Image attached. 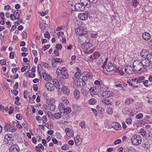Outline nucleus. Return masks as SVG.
<instances>
[{
	"instance_id": "f257e3e1",
	"label": "nucleus",
	"mask_w": 152,
	"mask_h": 152,
	"mask_svg": "<svg viewBox=\"0 0 152 152\" xmlns=\"http://www.w3.org/2000/svg\"><path fill=\"white\" fill-rule=\"evenodd\" d=\"M107 58H105L103 65L101 66V67L103 69H105L107 72L113 71L115 69L114 66L111 62H107Z\"/></svg>"
},
{
	"instance_id": "f03ea898",
	"label": "nucleus",
	"mask_w": 152,
	"mask_h": 152,
	"mask_svg": "<svg viewBox=\"0 0 152 152\" xmlns=\"http://www.w3.org/2000/svg\"><path fill=\"white\" fill-rule=\"evenodd\" d=\"M141 137L138 134L134 135L131 138V142L133 145H139L141 143Z\"/></svg>"
},
{
	"instance_id": "7ed1b4c3",
	"label": "nucleus",
	"mask_w": 152,
	"mask_h": 152,
	"mask_svg": "<svg viewBox=\"0 0 152 152\" xmlns=\"http://www.w3.org/2000/svg\"><path fill=\"white\" fill-rule=\"evenodd\" d=\"M76 34L79 36H83L87 34V32L86 29L83 27H80L76 28L75 30Z\"/></svg>"
},
{
	"instance_id": "20e7f679",
	"label": "nucleus",
	"mask_w": 152,
	"mask_h": 152,
	"mask_svg": "<svg viewBox=\"0 0 152 152\" xmlns=\"http://www.w3.org/2000/svg\"><path fill=\"white\" fill-rule=\"evenodd\" d=\"M82 4L81 2L79 3L75 4L74 7L75 10L78 11H83L85 9V7Z\"/></svg>"
},
{
	"instance_id": "39448f33",
	"label": "nucleus",
	"mask_w": 152,
	"mask_h": 152,
	"mask_svg": "<svg viewBox=\"0 0 152 152\" xmlns=\"http://www.w3.org/2000/svg\"><path fill=\"white\" fill-rule=\"evenodd\" d=\"M142 62L139 60H136L134 61V64H135V66H136V70L140 71L141 70V67L142 66Z\"/></svg>"
},
{
	"instance_id": "423d86ee",
	"label": "nucleus",
	"mask_w": 152,
	"mask_h": 152,
	"mask_svg": "<svg viewBox=\"0 0 152 152\" xmlns=\"http://www.w3.org/2000/svg\"><path fill=\"white\" fill-rule=\"evenodd\" d=\"M101 96L103 98H109L113 96V94L112 92L110 91H103Z\"/></svg>"
},
{
	"instance_id": "0eeeda50",
	"label": "nucleus",
	"mask_w": 152,
	"mask_h": 152,
	"mask_svg": "<svg viewBox=\"0 0 152 152\" xmlns=\"http://www.w3.org/2000/svg\"><path fill=\"white\" fill-rule=\"evenodd\" d=\"M80 2L83 5H85V7L88 8H90L92 5L91 1L89 0H80Z\"/></svg>"
},
{
	"instance_id": "6e6552de",
	"label": "nucleus",
	"mask_w": 152,
	"mask_h": 152,
	"mask_svg": "<svg viewBox=\"0 0 152 152\" xmlns=\"http://www.w3.org/2000/svg\"><path fill=\"white\" fill-rule=\"evenodd\" d=\"M9 150L10 152H18L20 149L18 145L15 144L11 146Z\"/></svg>"
},
{
	"instance_id": "1a4fd4ad",
	"label": "nucleus",
	"mask_w": 152,
	"mask_h": 152,
	"mask_svg": "<svg viewBox=\"0 0 152 152\" xmlns=\"http://www.w3.org/2000/svg\"><path fill=\"white\" fill-rule=\"evenodd\" d=\"M21 11L20 10H16L13 12L14 14H11L10 15L11 19L12 20H16V16L18 15H20Z\"/></svg>"
},
{
	"instance_id": "9d476101",
	"label": "nucleus",
	"mask_w": 152,
	"mask_h": 152,
	"mask_svg": "<svg viewBox=\"0 0 152 152\" xmlns=\"http://www.w3.org/2000/svg\"><path fill=\"white\" fill-rule=\"evenodd\" d=\"M142 63L143 67L144 68L145 67H147L149 66L151 64V62L150 61L148 57L145 58L142 61Z\"/></svg>"
},
{
	"instance_id": "9b49d317",
	"label": "nucleus",
	"mask_w": 152,
	"mask_h": 152,
	"mask_svg": "<svg viewBox=\"0 0 152 152\" xmlns=\"http://www.w3.org/2000/svg\"><path fill=\"white\" fill-rule=\"evenodd\" d=\"M88 14L87 13H80L78 15V17L79 18L83 20H85L88 18Z\"/></svg>"
},
{
	"instance_id": "f8f14e48",
	"label": "nucleus",
	"mask_w": 152,
	"mask_h": 152,
	"mask_svg": "<svg viewBox=\"0 0 152 152\" xmlns=\"http://www.w3.org/2000/svg\"><path fill=\"white\" fill-rule=\"evenodd\" d=\"M45 86L46 89L50 91H53L55 87L53 84L50 82H48L46 83Z\"/></svg>"
},
{
	"instance_id": "ddd939ff",
	"label": "nucleus",
	"mask_w": 152,
	"mask_h": 152,
	"mask_svg": "<svg viewBox=\"0 0 152 152\" xmlns=\"http://www.w3.org/2000/svg\"><path fill=\"white\" fill-rule=\"evenodd\" d=\"M111 126L116 130H119L121 128V125L117 122H112Z\"/></svg>"
},
{
	"instance_id": "4468645a",
	"label": "nucleus",
	"mask_w": 152,
	"mask_h": 152,
	"mask_svg": "<svg viewBox=\"0 0 152 152\" xmlns=\"http://www.w3.org/2000/svg\"><path fill=\"white\" fill-rule=\"evenodd\" d=\"M61 77H60V80H59V81L61 83H62L64 81V80L67 79L69 77L68 73L67 72L65 73H63L61 74Z\"/></svg>"
},
{
	"instance_id": "2eb2a0df",
	"label": "nucleus",
	"mask_w": 152,
	"mask_h": 152,
	"mask_svg": "<svg viewBox=\"0 0 152 152\" xmlns=\"http://www.w3.org/2000/svg\"><path fill=\"white\" fill-rule=\"evenodd\" d=\"M96 64L98 66H99L101 65L102 64V63L104 58L102 56L100 57L99 58H97L95 59Z\"/></svg>"
},
{
	"instance_id": "dca6fc26",
	"label": "nucleus",
	"mask_w": 152,
	"mask_h": 152,
	"mask_svg": "<svg viewBox=\"0 0 152 152\" xmlns=\"http://www.w3.org/2000/svg\"><path fill=\"white\" fill-rule=\"evenodd\" d=\"M74 95L75 98L78 99L80 97V94L79 91L77 89H75L74 91Z\"/></svg>"
},
{
	"instance_id": "f3484780",
	"label": "nucleus",
	"mask_w": 152,
	"mask_h": 152,
	"mask_svg": "<svg viewBox=\"0 0 152 152\" xmlns=\"http://www.w3.org/2000/svg\"><path fill=\"white\" fill-rule=\"evenodd\" d=\"M142 37L143 39L145 40H148L151 38L150 35L148 32L143 33L142 34Z\"/></svg>"
},
{
	"instance_id": "a211bd4d",
	"label": "nucleus",
	"mask_w": 152,
	"mask_h": 152,
	"mask_svg": "<svg viewBox=\"0 0 152 152\" xmlns=\"http://www.w3.org/2000/svg\"><path fill=\"white\" fill-rule=\"evenodd\" d=\"M148 51L145 49L142 50L140 52L141 56L143 58H145L147 57V58L149 54H148Z\"/></svg>"
},
{
	"instance_id": "6ab92c4d",
	"label": "nucleus",
	"mask_w": 152,
	"mask_h": 152,
	"mask_svg": "<svg viewBox=\"0 0 152 152\" xmlns=\"http://www.w3.org/2000/svg\"><path fill=\"white\" fill-rule=\"evenodd\" d=\"M127 68H126L125 69V72L127 74L130 75L132 74V70L133 68L130 66H127Z\"/></svg>"
},
{
	"instance_id": "aec40b11",
	"label": "nucleus",
	"mask_w": 152,
	"mask_h": 152,
	"mask_svg": "<svg viewBox=\"0 0 152 152\" xmlns=\"http://www.w3.org/2000/svg\"><path fill=\"white\" fill-rule=\"evenodd\" d=\"M62 90L66 95H68L70 93L69 89L67 87L63 86L62 88Z\"/></svg>"
},
{
	"instance_id": "412c9836",
	"label": "nucleus",
	"mask_w": 152,
	"mask_h": 152,
	"mask_svg": "<svg viewBox=\"0 0 152 152\" xmlns=\"http://www.w3.org/2000/svg\"><path fill=\"white\" fill-rule=\"evenodd\" d=\"M43 78L46 81H48L51 78L50 76L48 75V74L46 72L43 73Z\"/></svg>"
},
{
	"instance_id": "4be33fe9",
	"label": "nucleus",
	"mask_w": 152,
	"mask_h": 152,
	"mask_svg": "<svg viewBox=\"0 0 152 152\" xmlns=\"http://www.w3.org/2000/svg\"><path fill=\"white\" fill-rule=\"evenodd\" d=\"M65 132L66 134L68 136H73L74 134L72 132V131L71 130H70L68 128H66L65 129Z\"/></svg>"
},
{
	"instance_id": "5701e85b",
	"label": "nucleus",
	"mask_w": 152,
	"mask_h": 152,
	"mask_svg": "<svg viewBox=\"0 0 152 152\" xmlns=\"http://www.w3.org/2000/svg\"><path fill=\"white\" fill-rule=\"evenodd\" d=\"M91 57L93 59H95L97 58H99L101 56L98 52H95L93 53V55H92Z\"/></svg>"
},
{
	"instance_id": "b1692460",
	"label": "nucleus",
	"mask_w": 152,
	"mask_h": 152,
	"mask_svg": "<svg viewBox=\"0 0 152 152\" xmlns=\"http://www.w3.org/2000/svg\"><path fill=\"white\" fill-rule=\"evenodd\" d=\"M145 79V77L143 76L141 77H138L137 78V84L140 83L141 82H144L143 80Z\"/></svg>"
},
{
	"instance_id": "393cba45",
	"label": "nucleus",
	"mask_w": 152,
	"mask_h": 152,
	"mask_svg": "<svg viewBox=\"0 0 152 152\" xmlns=\"http://www.w3.org/2000/svg\"><path fill=\"white\" fill-rule=\"evenodd\" d=\"M102 102L107 105H110L112 104L111 102L109 99H103L102 101Z\"/></svg>"
},
{
	"instance_id": "a878e982",
	"label": "nucleus",
	"mask_w": 152,
	"mask_h": 152,
	"mask_svg": "<svg viewBox=\"0 0 152 152\" xmlns=\"http://www.w3.org/2000/svg\"><path fill=\"white\" fill-rule=\"evenodd\" d=\"M48 107H49V109L51 111H54L55 109L56 106L52 103H50L49 104Z\"/></svg>"
},
{
	"instance_id": "bb28decb",
	"label": "nucleus",
	"mask_w": 152,
	"mask_h": 152,
	"mask_svg": "<svg viewBox=\"0 0 152 152\" xmlns=\"http://www.w3.org/2000/svg\"><path fill=\"white\" fill-rule=\"evenodd\" d=\"M7 137V140L8 141H10L11 142V141H12L14 140V137H13V136L12 135H6L5 137V138H6Z\"/></svg>"
},
{
	"instance_id": "cd10ccee",
	"label": "nucleus",
	"mask_w": 152,
	"mask_h": 152,
	"mask_svg": "<svg viewBox=\"0 0 152 152\" xmlns=\"http://www.w3.org/2000/svg\"><path fill=\"white\" fill-rule=\"evenodd\" d=\"M134 100L132 99H127L126 100L125 103L127 105H129L131 103H132L133 102Z\"/></svg>"
},
{
	"instance_id": "c85d7f7f",
	"label": "nucleus",
	"mask_w": 152,
	"mask_h": 152,
	"mask_svg": "<svg viewBox=\"0 0 152 152\" xmlns=\"http://www.w3.org/2000/svg\"><path fill=\"white\" fill-rule=\"evenodd\" d=\"M71 111L70 107H67L65 108V111H64V113L66 114H69Z\"/></svg>"
},
{
	"instance_id": "c756f323",
	"label": "nucleus",
	"mask_w": 152,
	"mask_h": 152,
	"mask_svg": "<svg viewBox=\"0 0 152 152\" xmlns=\"http://www.w3.org/2000/svg\"><path fill=\"white\" fill-rule=\"evenodd\" d=\"M96 100L94 98L90 99L88 101V103L90 104L94 105L96 102Z\"/></svg>"
},
{
	"instance_id": "7c9ffc66",
	"label": "nucleus",
	"mask_w": 152,
	"mask_h": 152,
	"mask_svg": "<svg viewBox=\"0 0 152 152\" xmlns=\"http://www.w3.org/2000/svg\"><path fill=\"white\" fill-rule=\"evenodd\" d=\"M61 114L59 113H57L54 114V118L56 119H59L61 117Z\"/></svg>"
},
{
	"instance_id": "2f4dec72",
	"label": "nucleus",
	"mask_w": 152,
	"mask_h": 152,
	"mask_svg": "<svg viewBox=\"0 0 152 152\" xmlns=\"http://www.w3.org/2000/svg\"><path fill=\"white\" fill-rule=\"evenodd\" d=\"M91 37L93 38H97V37H99L100 35L98 33H92L91 34Z\"/></svg>"
},
{
	"instance_id": "473e14b6",
	"label": "nucleus",
	"mask_w": 152,
	"mask_h": 152,
	"mask_svg": "<svg viewBox=\"0 0 152 152\" xmlns=\"http://www.w3.org/2000/svg\"><path fill=\"white\" fill-rule=\"evenodd\" d=\"M68 5L70 7L72 6L75 4L73 0H69L68 2Z\"/></svg>"
},
{
	"instance_id": "72a5a7b5",
	"label": "nucleus",
	"mask_w": 152,
	"mask_h": 152,
	"mask_svg": "<svg viewBox=\"0 0 152 152\" xmlns=\"http://www.w3.org/2000/svg\"><path fill=\"white\" fill-rule=\"evenodd\" d=\"M132 120L130 118H128L126 120V123L128 125L131 124L132 123Z\"/></svg>"
},
{
	"instance_id": "f704fd0d",
	"label": "nucleus",
	"mask_w": 152,
	"mask_h": 152,
	"mask_svg": "<svg viewBox=\"0 0 152 152\" xmlns=\"http://www.w3.org/2000/svg\"><path fill=\"white\" fill-rule=\"evenodd\" d=\"M132 3L134 7H136L139 4V2L137 0H133Z\"/></svg>"
},
{
	"instance_id": "c9c22d12",
	"label": "nucleus",
	"mask_w": 152,
	"mask_h": 152,
	"mask_svg": "<svg viewBox=\"0 0 152 152\" xmlns=\"http://www.w3.org/2000/svg\"><path fill=\"white\" fill-rule=\"evenodd\" d=\"M67 72V69L65 67H63L61 69V74L63 73H65Z\"/></svg>"
},
{
	"instance_id": "e433bc0d",
	"label": "nucleus",
	"mask_w": 152,
	"mask_h": 152,
	"mask_svg": "<svg viewBox=\"0 0 152 152\" xmlns=\"http://www.w3.org/2000/svg\"><path fill=\"white\" fill-rule=\"evenodd\" d=\"M79 125L82 129H85L86 128V124L84 121H82L79 124Z\"/></svg>"
},
{
	"instance_id": "4c0bfd02",
	"label": "nucleus",
	"mask_w": 152,
	"mask_h": 152,
	"mask_svg": "<svg viewBox=\"0 0 152 152\" xmlns=\"http://www.w3.org/2000/svg\"><path fill=\"white\" fill-rule=\"evenodd\" d=\"M69 147L68 145H65L61 147V148L62 150H66L69 149Z\"/></svg>"
},
{
	"instance_id": "58836bf2",
	"label": "nucleus",
	"mask_w": 152,
	"mask_h": 152,
	"mask_svg": "<svg viewBox=\"0 0 152 152\" xmlns=\"http://www.w3.org/2000/svg\"><path fill=\"white\" fill-rule=\"evenodd\" d=\"M37 70L38 73L39 74L41 70H42V67L41 64H39L37 66Z\"/></svg>"
},
{
	"instance_id": "ea45409f",
	"label": "nucleus",
	"mask_w": 152,
	"mask_h": 152,
	"mask_svg": "<svg viewBox=\"0 0 152 152\" xmlns=\"http://www.w3.org/2000/svg\"><path fill=\"white\" fill-rule=\"evenodd\" d=\"M106 111L108 113L110 114L112 113V108L110 107H108L107 108Z\"/></svg>"
},
{
	"instance_id": "a19ab883",
	"label": "nucleus",
	"mask_w": 152,
	"mask_h": 152,
	"mask_svg": "<svg viewBox=\"0 0 152 152\" xmlns=\"http://www.w3.org/2000/svg\"><path fill=\"white\" fill-rule=\"evenodd\" d=\"M54 62L55 63H61L63 62V61L59 59V58H56L54 60Z\"/></svg>"
},
{
	"instance_id": "79ce46f5",
	"label": "nucleus",
	"mask_w": 152,
	"mask_h": 152,
	"mask_svg": "<svg viewBox=\"0 0 152 152\" xmlns=\"http://www.w3.org/2000/svg\"><path fill=\"white\" fill-rule=\"evenodd\" d=\"M91 110L93 112L95 116L97 115V111L94 108H91Z\"/></svg>"
},
{
	"instance_id": "37998d69",
	"label": "nucleus",
	"mask_w": 152,
	"mask_h": 152,
	"mask_svg": "<svg viewBox=\"0 0 152 152\" xmlns=\"http://www.w3.org/2000/svg\"><path fill=\"white\" fill-rule=\"evenodd\" d=\"M15 53L14 52L12 51L10 52V53L9 57L11 59H13L14 57Z\"/></svg>"
},
{
	"instance_id": "c03bdc74",
	"label": "nucleus",
	"mask_w": 152,
	"mask_h": 152,
	"mask_svg": "<svg viewBox=\"0 0 152 152\" xmlns=\"http://www.w3.org/2000/svg\"><path fill=\"white\" fill-rule=\"evenodd\" d=\"M41 63L42 66L45 68H48L49 67V65L48 63L42 62Z\"/></svg>"
},
{
	"instance_id": "a18cd8bd",
	"label": "nucleus",
	"mask_w": 152,
	"mask_h": 152,
	"mask_svg": "<svg viewBox=\"0 0 152 152\" xmlns=\"http://www.w3.org/2000/svg\"><path fill=\"white\" fill-rule=\"evenodd\" d=\"M148 59L151 62V63L152 64V53L149 54L148 56Z\"/></svg>"
},
{
	"instance_id": "49530a36",
	"label": "nucleus",
	"mask_w": 152,
	"mask_h": 152,
	"mask_svg": "<svg viewBox=\"0 0 152 152\" xmlns=\"http://www.w3.org/2000/svg\"><path fill=\"white\" fill-rule=\"evenodd\" d=\"M50 47V45H46L44 46L42 48L43 50L45 51L46 50L48 49Z\"/></svg>"
},
{
	"instance_id": "de8ad7c7",
	"label": "nucleus",
	"mask_w": 152,
	"mask_h": 152,
	"mask_svg": "<svg viewBox=\"0 0 152 152\" xmlns=\"http://www.w3.org/2000/svg\"><path fill=\"white\" fill-rule=\"evenodd\" d=\"M56 48L58 50H59L62 48V46L61 44H57L56 45Z\"/></svg>"
},
{
	"instance_id": "09e8293b",
	"label": "nucleus",
	"mask_w": 152,
	"mask_h": 152,
	"mask_svg": "<svg viewBox=\"0 0 152 152\" xmlns=\"http://www.w3.org/2000/svg\"><path fill=\"white\" fill-rule=\"evenodd\" d=\"M82 42H80V44L82 45H84L86 47H87V46H88V45H91V44L90 43H89L88 44L87 43H86L85 42H82Z\"/></svg>"
},
{
	"instance_id": "8fccbe9b",
	"label": "nucleus",
	"mask_w": 152,
	"mask_h": 152,
	"mask_svg": "<svg viewBox=\"0 0 152 152\" xmlns=\"http://www.w3.org/2000/svg\"><path fill=\"white\" fill-rule=\"evenodd\" d=\"M143 117V114L142 113H140L137 114L136 117L137 119H141Z\"/></svg>"
},
{
	"instance_id": "3c124183",
	"label": "nucleus",
	"mask_w": 152,
	"mask_h": 152,
	"mask_svg": "<svg viewBox=\"0 0 152 152\" xmlns=\"http://www.w3.org/2000/svg\"><path fill=\"white\" fill-rule=\"evenodd\" d=\"M19 67H16L15 68H13L12 69V71L13 73H15L17 71L19 70Z\"/></svg>"
},
{
	"instance_id": "603ef678",
	"label": "nucleus",
	"mask_w": 152,
	"mask_h": 152,
	"mask_svg": "<svg viewBox=\"0 0 152 152\" xmlns=\"http://www.w3.org/2000/svg\"><path fill=\"white\" fill-rule=\"evenodd\" d=\"M86 76L88 77V78H92L93 77L92 74L90 72H88L86 74Z\"/></svg>"
},
{
	"instance_id": "864d4df0",
	"label": "nucleus",
	"mask_w": 152,
	"mask_h": 152,
	"mask_svg": "<svg viewBox=\"0 0 152 152\" xmlns=\"http://www.w3.org/2000/svg\"><path fill=\"white\" fill-rule=\"evenodd\" d=\"M45 126L47 127L49 129H51L52 128L53 126L51 125H49L47 123H46L45 124Z\"/></svg>"
},
{
	"instance_id": "5fc2aeb1",
	"label": "nucleus",
	"mask_w": 152,
	"mask_h": 152,
	"mask_svg": "<svg viewBox=\"0 0 152 152\" xmlns=\"http://www.w3.org/2000/svg\"><path fill=\"white\" fill-rule=\"evenodd\" d=\"M44 37L48 39L50 38V35L49 34L47 31L44 34Z\"/></svg>"
},
{
	"instance_id": "6e6d98bb",
	"label": "nucleus",
	"mask_w": 152,
	"mask_h": 152,
	"mask_svg": "<svg viewBox=\"0 0 152 152\" xmlns=\"http://www.w3.org/2000/svg\"><path fill=\"white\" fill-rule=\"evenodd\" d=\"M115 86L117 87H119V88H122V90L125 91V89L124 88V87L122 86V84H117L115 85Z\"/></svg>"
},
{
	"instance_id": "4d7b16f0",
	"label": "nucleus",
	"mask_w": 152,
	"mask_h": 152,
	"mask_svg": "<svg viewBox=\"0 0 152 152\" xmlns=\"http://www.w3.org/2000/svg\"><path fill=\"white\" fill-rule=\"evenodd\" d=\"M22 36L23 38H26L27 36V33L25 31H23L22 34Z\"/></svg>"
},
{
	"instance_id": "13d9d810",
	"label": "nucleus",
	"mask_w": 152,
	"mask_h": 152,
	"mask_svg": "<svg viewBox=\"0 0 152 152\" xmlns=\"http://www.w3.org/2000/svg\"><path fill=\"white\" fill-rule=\"evenodd\" d=\"M42 120L43 123H45L47 121V117L45 116H43L42 118Z\"/></svg>"
},
{
	"instance_id": "bf43d9fd",
	"label": "nucleus",
	"mask_w": 152,
	"mask_h": 152,
	"mask_svg": "<svg viewBox=\"0 0 152 152\" xmlns=\"http://www.w3.org/2000/svg\"><path fill=\"white\" fill-rule=\"evenodd\" d=\"M80 73L78 72H76L74 75L75 77L77 78L80 77Z\"/></svg>"
},
{
	"instance_id": "052dcab7",
	"label": "nucleus",
	"mask_w": 152,
	"mask_h": 152,
	"mask_svg": "<svg viewBox=\"0 0 152 152\" xmlns=\"http://www.w3.org/2000/svg\"><path fill=\"white\" fill-rule=\"evenodd\" d=\"M4 129L7 131H10L11 130L10 125H5L4 126Z\"/></svg>"
},
{
	"instance_id": "680f3d73",
	"label": "nucleus",
	"mask_w": 152,
	"mask_h": 152,
	"mask_svg": "<svg viewBox=\"0 0 152 152\" xmlns=\"http://www.w3.org/2000/svg\"><path fill=\"white\" fill-rule=\"evenodd\" d=\"M143 82V84L147 88L148 87V85L147 84L148 83V80H146L145 81H144V82Z\"/></svg>"
},
{
	"instance_id": "e2e57ef3",
	"label": "nucleus",
	"mask_w": 152,
	"mask_h": 152,
	"mask_svg": "<svg viewBox=\"0 0 152 152\" xmlns=\"http://www.w3.org/2000/svg\"><path fill=\"white\" fill-rule=\"evenodd\" d=\"M16 118L18 120H21L22 118V115H21L20 114H17L16 115Z\"/></svg>"
},
{
	"instance_id": "0e129e2a",
	"label": "nucleus",
	"mask_w": 152,
	"mask_h": 152,
	"mask_svg": "<svg viewBox=\"0 0 152 152\" xmlns=\"http://www.w3.org/2000/svg\"><path fill=\"white\" fill-rule=\"evenodd\" d=\"M10 9H11V7L9 5H7L4 7V10H5L8 11Z\"/></svg>"
},
{
	"instance_id": "69168bd1",
	"label": "nucleus",
	"mask_w": 152,
	"mask_h": 152,
	"mask_svg": "<svg viewBox=\"0 0 152 152\" xmlns=\"http://www.w3.org/2000/svg\"><path fill=\"white\" fill-rule=\"evenodd\" d=\"M33 88L35 91H37L38 89L37 85V84H34L33 86Z\"/></svg>"
},
{
	"instance_id": "338daca9",
	"label": "nucleus",
	"mask_w": 152,
	"mask_h": 152,
	"mask_svg": "<svg viewBox=\"0 0 152 152\" xmlns=\"http://www.w3.org/2000/svg\"><path fill=\"white\" fill-rule=\"evenodd\" d=\"M0 63L2 65H5L6 64V61L4 59L0 60Z\"/></svg>"
},
{
	"instance_id": "774afa93",
	"label": "nucleus",
	"mask_w": 152,
	"mask_h": 152,
	"mask_svg": "<svg viewBox=\"0 0 152 152\" xmlns=\"http://www.w3.org/2000/svg\"><path fill=\"white\" fill-rule=\"evenodd\" d=\"M121 140L120 139H118L115 141L114 142V144L115 145L119 144L121 142Z\"/></svg>"
}]
</instances>
